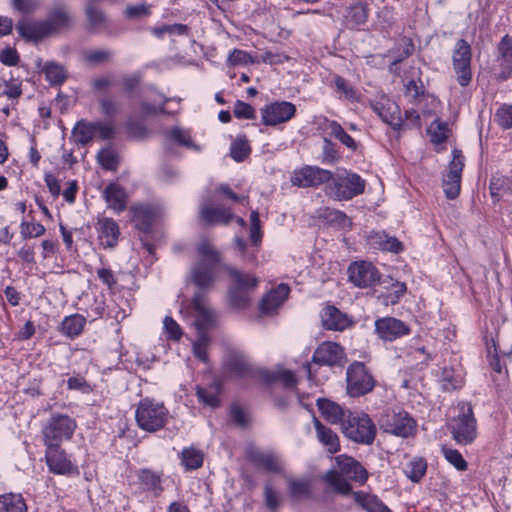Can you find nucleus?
<instances>
[{"mask_svg":"<svg viewBox=\"0 0 512 512\" xmlns=\"http://www.w3.org/2000/svg\"><path fill=\"white\" fill-rule=\"evenodd\" d=\"M45 20L51 34L66 29L72 22L70 8L62 2H57L50 8Z\"/></svg>","mask_w":512,"mask_h":512,"instance_id":"obj_21","label":"nucleus"},{"mask_svg":"<svg viewBox=\"0 0 512 512\" xmlns=\"http://www.w3.org/2000/svg\"><path fill=\"white\" fill-rule=\"evenodd\" d=\"M16 29L23 38L28 40H38L51 35L46 20L32 21L23 19L18 22Z\"/></svg>","mask_w":512,"mask_h":512,"instance_id":"obj_27","label":"nucleus"},{"mask_svg":"<svg viewBox=\"0 0 512 512\" xmlns=\"http://www.w3.org/2000/svg\"><path fill=\"white\" fill-rule=\"evenodd\" d=\"M462 382L461 375L456 373L453 368L444 367L441 373V383L444 390H454L460 387Z\"/></svg>","mask_w":512,"mask_h":512,"instance_id":"obj_48","label":"nucleus"},{"mask_svg":"<svg viewBox=\"0 0 512 512\" xmlns=\"http://www.w3.org/2000/svg\"><path fill=\"white\" fill-rule=\"evenodd\" d=\"M343 475L341 472L330 470L324 475L323 479L338 493L346 495L350 493L351 485Z\"/></svg>","mask_w":512,"mask_h":512,"instance_id":"obj_45","label":"nucleus"},{"mask_svg":"<svg viewBox=\"0 0 512 512\" xmlns=\"http://www.w3.org/2000/svg\"><path fill=\"white\" fill-rule=\"evenodd\" d=\"M225 270L233 280V286L231 289L251 292L258 285V279L252 274L242 273L241 271L230 266H226Z\"/></svg>","mask_w":512,"mask_h":512,"instance_id":"obj_35","label":"nucleus"},{"mask_svg":"<svg viewBox=\"0 0 512 512\" xmlns=\"http://www.w3.org/2000/svg\"><path fill=\"white\" fill-rule=\"evenodd\" d=\"M20 233L23 239L39 237L45 233V227L40 223L22 221Z\"/></svg>","mask_w":512,"mask_h":512,"instance_id":"obj_57","label":"nucleus"},{"mask_svg":"<svg viewBox=\"0 0 512 512\" xmlns=\"http://www.w3.org/2000/svg\"><path fill=\"white\" fill-rule=\"evenodd\" d=\"M290 288L287 284H279L275 289L269 291L261 300L259 309L262 314L274 313L288 298Z\"/></svg>","mask_w":512,"mask_h":512,"instance_id":"obj_22","label":"nucleus"},{"mask_svg":"<svg viewBox=\"0 0 512 512\" xmlns=\"http://www.w3.org/2000/svg\"><path fill=\"white\" fill-rule=\"evenodd\" d=\"M365 189V181L356 173L342 170L332 173L329 182L324 188L325 194L337 201H347L362 194Z\"/></svg>","mask_w":512,"mask_h":512,"instance_id":"obj_2","label":"nucleus"},{"mask_svg":"<svg viewBox=\"0 0 512 512\" xmlns=\"http://www.w3.org/2000/svg\"><path fill=\"white\" fill-rule=\"evenodd\" d=\"M97 226L101 244L106 248L116 246L120 235L118 224L113 219L104 217L98 220Z\"/></svg>","mask_w":512,"mask_h":512,"instance_id":"obj_28","label":"nucleus"},{"mask_svg":"<svg viewBox=\"0 0 512 512\" xmlns=\"http://www.w3.org/2000/svg\"><path fill=\"white\" fill-rule=\"evenodd\" d=\"M496 120L498 124L504 128L512 127V105H503L496 112Z\"/></svg>","mask_w":512,"mask_h":512,"instance_id":"obj_61","label":"nucleus"},{"mask_svg":"<svg viewBox=\"0 0 512 512\" xmlns=\"http://www.w3.org/2000/svg\"><path fill=\"white\" fill-rule=\"evenodd\" d=\"M322 326L326 330L342 332L351 328L355 322L351 316L333 305H327L321 312Z\"/></svg>","mask_w":512,"mask_h":512,"instance_id":"obj_18","label":"nucleus"},{"mask_svg":"<svg viewBox=\"0 0 512 512\" xmlns=\"http://www.w3.org/2000/svg\"><path fill=\"white\" fill-rule=\"evenodd\" d=\"M72 134L77 144L82 146L88 144L95 137L94 122H88L85 120L78 121Z\"/></svg>","mask_w":512,"mask_h":512,"instance_id":"obj_42","label":"nucleus"},{"mask_svg":"<svg viewBox=\"0 0 512 512\" xmlns=\"http://www.w3.org/2000/svg\"><path fill=\"white\" fill-rule=\"evenodd\" d=\"M98 162L106 170H114L117 167V158L110 148L102 149L97 155Z\"/></svg>","mask_w":512,"mask_h":512,"instance_id":"obj_59","label":"nucleus"},{"mask_svg":"<svg viewBox=\"0 0 512 512\" xmlns=\"http://www.w3.org/2000/svg\"><path fill=\"white\" fill-rule=\"evenodd\" d=\"M372 245L393 253H399L403 250L402 243L395 237H389L384 233L375 232L370 236Z\"/></svg>","mask_w":512,"mask_h":512,"instance_id":"obj_39","label":"nucleus"},{"mask_svg":"<svg viewBox=\"0 0 512 512\" xmlns=\"http://www.w3.org/2000/svg\"><path fill=\"white\" fill-rule=\"evenodd\" d=\"M104 198L109 208L116 212L126 209L127 195L125 190L116 183L109 184L104 190Z\"/></svg>","mask_w":512,"mask_h":512,"instance_id":"obj_34","label":"nucleus"},{"mask_svg":"<svg viewBox=\"0 0 512 512\" xmlns=\"http://www.w3.org/2000/svg\"><path fill=\"white\" fill-rule=\"evenodd\" d=\"M336 462L340 472L350 479L359 483H364L368 478L365 468L354 458L347 455H339Z\"/></svg>","mask_w":512,"mask_h":512,"instance_id":"obj_25","label":"nucleus"},{"mask_svg":"<svg viewBox=\"0 0 512 512\" xmlns=\"http://www.w3.org/2000/svg\"><path fill=\"white\" fill-rule=\"evenodd\" d=\"M453 158L449 163L448 173L443 177L444 192L449 199H455L461 188V175L464 168V156L458 149L452 152Z\"/></svg>","mask_w":512,"mask_h":512,"instance_id":"obj_10","label":"nucleus"},{"mask_svg":"<svg viewBox=\"0 0 512 512\" xmlns=\"http://www.w3.org/2000/svg\"><path fill=\"white\" fill-rule=\"evenodd\" d=\"M369 15V7L366 2L357 1L347 8L344 15L348 28L354 29L366 23Z\"/></svg>","mask_w":512,"mask_h":512,"instance_id":"obj_32","label":"nucleus"},{"mask_svg":"<svg viewBox=\"0 0 512 512\" xmlns=\"http://www.w3.org/2000/svg\"><path fill=\"white\" fill-rule=\"evenodd\" d=\"M380 428L386 432L402 438L412 436L416 432V421L403 410H389L379 419Z\"/></svg>","mask_w":512,"mask_h":512,"instance_id":"obj_7","label":"nucleus"},{"mask_svg":"<svg viewBox=\"0 0 512 512\" xmlns=\"http://www.w3.org/2000/svg\"><path fill=\"white\" fill-rule=\"evenodd\" d=\"M27 506L21 494L7 493L0 496V512H26Z\"/></svg>","mask_w":512,"mask_h":512,"instance_id":"obj_41","label":"nucleus"},{"mask_svg":"<svg viewBox=\"0 0 512 512\" xmlns=\"http://www.w3.org/2000/svg\"><path fill=\"white\" fill-rule=\"evenodd\" d=\"M98 103L101 113L107 118H113L121 111V103L112 97L103 96Z\"/></svg>","mask_w":512,"mask_h":512,"instance_id":"obj_53","label":"nucleus"},{"mask_svg":"<svg viewBox=\"0 0 512 512\" xmlns=\"http://www.w3.org/2000/svg\"><path fill=\"white\" fill-rule=\"evenodd\" d=\"M196 394L200 402L215 408L220 404V400L218 397V388L214 387L211 389H206L200 386L196 388Z\"/></svg>","mask_w":512,"mask_h":512,"instance_id":"obj_54","label":"nucleus"},{"mask_svg":"<svg viewBox=\"0 0 512 512\" xmlns=\"http://www.w3.org/2000/svg\"><path fill=\"white\" fill-rule=\"evenodd\" d=\"M217 265H210L197 261L191 270V279L200 288L210 287L215 280V268Z\"/></svg>","mask_w":512,"mask_h":512,"instance_id":"obj_31","label":"nucleus"},{"mask_svg":"<svg viewBox=\"0 0 512 512\" xmlns=\"http://www.w3.org/2000/svg\"><path fill=\"white\" fill-rule=\"evenodd\" d=\"M445 459L452 464L457 470L465 471L467 469V462L456 449L443 448Z\"/></svg>","mask_w":512,"mask_h":512,"instance_id":"obj_58","label":"nucleus"},{"mask_svg":"<svg viewBox=\"0 0 512 512\" xmlns=\"http://www.w3.org/2000/svg\"><path fill=\"white\" fill-rule=\"evenodd\" d=\"M428 133L431 136V141L440 144L446 141L449 134V129L446 123L441 122L440 120H434L430 127L428 128Z\"/></svg>","mask_w":512,"mask_h":512,"instance_id":"obj_51","label":"nucleus"},{"mask_svg":"<svg viewBox=\"0 0 512 512\" xmlns=\"http://www.w3.org/2000/svg\"><path fill=\"white\" fill-rule=\"evenodd\" d=\"M188 26L184 24H172V25H163L161 27L153 28V33L155 36L161 38L165 33L169 34H177V35H186L188 33Z\"/></svg>","mask_w":512,"mask_h":512,"instance_id":"obj_60","label":"nucleus"},{"mask_svg":"<svg viewBox=\"0 0 512 512\" xmlns=\"http://www.w3.org/2000/svg\"><path fill=\"white\" fill-rule=\"evenodd\" d=\"M323 125L324 129L330 136L335 137L347 148L351 150H356V141L345 132L343 127L337 121L325 119Z\"/></svg>","mask_w":512,"mask_h":512,"instance_id":"obj_37","label":"nucleus"},{"mask_svg":"<svg viewBox=\"0 0 512 512\" xmlns=\"http://www.w3.org/2000/svg\"><path fill=\"white\" fill-rule=\"evenodd\" d=\"M137 478L142 489L151 492L155 497H159L164 491L161 472L151 469H140L137 472Z\"/></svg>","mask_w":512,"mask_h":512,"instance_id":"obj_30","label":"nucleus"},{"mask_svg":"<svg viewBox=\"0 0 512 512\" xmlns=\"http://www.w3.org/2000/svg\"><path fill=\"white\" fill-rule=\"evenodd\" d=\"M225 367L228 372L236 377H245L252 374L253 369L246 357L238 352H230L225 360Z\"/></svg>","mask_w":512,"mask_h":512,"instance_id":"obj_33","label":"nucleus"},{"mask_svg":"<svg viewBox=\"0 0 512 512\" xmlns=\"http://www.w3.org/2000/svg\"><path fill=\"white\" fill-rule=\"evenodd\" d=\"M112 56V51L107 49H94L83 52L84 61L92 66L109 62L112 59Z\"/></svg>","mask_w":512,"mask_h":512,"instance_id":"obj_47","label":"nucleus"},{"mask_svg":"<svg viewBox=\"0 0 512 512\" xmlns=\"http://www.w3.org/2000/svg\"><path fill=\"white\" fill-rule=\"evenodd\" d=\"M498 58L501 73L499 78L508 79L512 74V35H504L497 45Z\"/></svg>","mask_w":512,"mask_h":512,"instance_id":"obj_24","label":"nucleus"},{"mask_svg":"<svg viewBox=\"0 0 512 512\" xmlns=\"http://www.w3.org/2000/svg\"><path fill=\"white\" fill-rule=\"evenodd\" d=\"M250 153V147L245 139H236L230 149L231 157L237 162L243 161Z\"/></svg>","mask_w":512,"mask_h":512,"instance_id":"obj_55","label":"nucleus"},{"mask_svg":"<svg viewBox=\"0 0 512 512\" xmlns=\"http://www.w3.org/2000/svg\"><path fill=\"white\" fill-rule=\"evenodd\" d=\"M354 500L367 512H392L377 496L363 492L353 493Z\"/></svg>","mask_w":512,"mask_h":512,"instance_id":"obj_36","label":"nucleus"},{"mask_svg":"<svg viewBox=\"0 0 512 512\" xmlns=\"http://www.w3.org/2000/svg\"><path fill=\"white\" fill-rule=\"evenodd\" d=\"M332 177V172L317 166H304L295 170L291 176V183L294 186L307 188L326 184Z\"/></svg>","mask_w":512,"mask_h":512,"instance_id":"obj_12","label":"nucleus"},{"mask_svg":"<svg viewBox=\"0 0 512 512\" xmlns=\"http://www.w3.org/2000/svg\"><path fill=\"white\" fill-rule=\"evenodd\" d=\"M295 112L296 107L291 102H273L261 109L262 122L267 126H275L289 121Z\"/></svg>","mask_w":512,"mask_h":512,"instance_id":"obj_14","label":"nucleus"},{"mask_svg":"<svg viewBox=\"0 0 512 512\" xmlns=\"http://www.w3.org/2000/svg\"><path fill=\"white\" fill-rule=\"evenodd\" d=\"M164 329L168 337L178 341L182 336V329L177 322L170 316H166L163 321Z\"/></svg>","mask_w":512,"mask_h":512,"instance_id":"obj_64","label":"nucleus"},{"mask_svg":"<svg viewBox=\"0 0 512 512\" xmlns=\"http://www.w3.org/2000/svg\"><path fill=\"white\" fill-rule=\"evenodd\" d=\"M199 216L200 219L207 225H226L233 218V214L228 208L223 206L214 207L208 203H204L200 206Z\"/></svg>","mask_w":512,"mask_h":512,"instance_id":"obj_23","label":"nucleus"},{"mask_svg":"<svg viewBox=\"0 0 512 512\" xmlns=\"http://www.w3.org/2000/svg\"><path fill=\"white\" fill-rule=\"evenodd\" d=\"M246 457L254 465L272 473H281L282 464L279 456L271 451H261L255 447L246 449Z\"/></svg>","mask_w":512,"mask_h":512,"instance_id":"obj_20","label":"nucleus"},{"mask_svg":"<svg viewBox=\"0 0 512 512\" xmlns=\"http://www.w3.org/2000/svg\"><path fill=\"white\" fill-rule=\"evenodd\" d=\"M76 428L75 421L67 415H53L43 427L42 435L45 446H60L69 440Z\"/></svg>","mask_w":512,"mask_h":512,"instance_id":"obj_6","label":"nucleus"},{"mask_svg":"<svg viewBox=\"0 0 512 512\" xmlns=\"http://www.w3.org/2000/svg\"><path fill=\"white\" fill-rule=\"evenodd\" d=\"M333 81L337 91L342 93L346 99L350 101L358 99L356 90L346 79L341 76H335Z\"/></svg>","mask_w":512,"mask_h":512,"instance_id":"obj_56","label":"nucleus"},{"mask_svg":"<svg viewBox=\"0 0 512 512\" xmlns=\"http://www.w3.org/2000/svg\"><path fill=\"white\" fill-rule=\"evenodd\" d=\"M130 211L136 227L145 233L149 232L156 219L162 216L161 208L152 205H135Z\"/></svg>","mask_w":512,"mask_h":512,"instance_id":"obj_19","label":"nucleus"},{"mask_svg":"<svg viewBox=\"0 0 512 512\" xmlns=\"http://www.w3.org/2000/svg\"><path fill=\"white\" fill-rule=\"evenodd\" d=\"M471 47L464 39H459L453 50V69L457 75L458 83L465 87L472 78L471 72Z\"/></svg>","mask_w":512,"mask_h":512,"instance_id":"obj_9","label":"nucleus"},{"mask_svg":"<svg viewBox=\"0 0 512 512\" xmlns=\"http://www.w3.org/2000/svg\"><path fill=\"white\" fill-rule=\"evenodd\" d=\"M204 455L201 450L194 447L184 448L181 452V462L186 470L198 469L202 466Z\"/></svg>","mask_w":512,"mask_h":512,"instance_id":"obj_44","label":"nucleus"},{"mask_svg":"<svg viewBox=\"0 0 512 512\" xmlns=\"http://www.w3.org/2000/svg\"><path fill=\"white\" fill-rule=\"evenodd\" d=\"M256 61L245 51L234 49L228 56V63L232 66L246 65Z\"/></svg>","mask_w":512,"mask_h":512,"instance_id":"obj_62","label":"nucleus"},{"mask_svg":"<svg viewBox=\"0 0 512 512\" xmlns=\"http://www.w3.org/2000/svg\"><path fill=\"white\" fill-rule=\"evenodd\" d=\"M510 190V180L503 176H495L490 182V192L493 198L499 200Z\"/></svg>","mask_w":512,"mask_h":512,"instance_id":"obj_52","label":"nucleus"},{"mask_svg":"<svg viewBox=\"0 0 512 512\" xmlns=\"http://www.w3.org/2000/svg\"><path fill=\"white\" fill-rule=\"evenodd\" d=\"M45 459L49 471L54 474L69 475L77 471V468L60 446H46Z\"/></svg>","mask_w":512,"mask_h":512,"instance_id":"obj_17","label":"nucleus"},{"mask_svg":"<svg viewBox=\"0 0 512 512\" xmlns=\"http://www.w3.org/2000/svg\"><path fill=\"white\" fill-rule=\"evenodd\" d=\"M313 424L315 428L317 440L324 446L326 451L330 454H335L340 451V440L336 432L330 427L324 425L320 420L314 417Z\"/></svg>","mask_w":512,"mask_h":512,"instance_id":"obj_26","label":"nucleus"},{"mask_svg":"<svg viewBox=\"0 0 512 512\" xmlns=\"http://www.w3.org/2000/svg\"><path fill=\"white\" fill-rule=\"evenodd\" d=\"M249 293L244 290L230 289L229 299L231 304L237 308L245 307L250 301Z\"/></svg>","mask_w":512,"mask_h":512,"instance_id":"obj_63","label":"nucleus"},{"mask_svg":"<svg viewBox=\"0 0 512 512\" xmlns=\"http://www.w3.org/2000/svg\"><path fill=\"white\" fill-rule=\"evenodd\" d=\"M169 411L162 402L151 398L142 399L136 408L135 419L138 427L147 432H156L168 422Z\"/></svg>","mask_w":512,"mask_h":512,"instance_id":"obj_4","label":"nucleus"},{"mask_svg":"<svg viewBox=\"0 0 512 512\" xmlns=\"http://www.w3.org/2000/svg\"><path fill=\"white\" fill-rule=\"evenodd\" d=\"M43 72L45 73L46 80L51 85L62 84L67 77L65 68L54 62L47 63L43 68Z\"/></svg>","mask_w":512,"mask_h":512,"instance_id":"obj_46","label":"nucleus"},{"mask_svg":"<svg viewBox=\"0 0 512 512\" xmlns=\"http://www.w3.org/2000/svg\"><path fill=\"white\" fill-rule=\"evenodd\" d=\"M85 12L91 29L100 30L107 26V16L103 13V11L96 5V3L93 0L87 3Z\"/></svg>","mask_w":512,"mask_h":512,"instance_id":"obj_40","label":"nucleus"},{"mask_svg":"<svg viewBox=\"0 0 512 512\" xmlns=\"http://www.w3.org/2000/svg\"><path fill=\"white\" fill-rule=\"evenodd\" d=\"M341 431L349 440L363 445H371L376 437V425L368 414L362 411H348Z\"/></svg>","mask_w":512,"mask_h":512,"instance_id":"obj_3","label":"nucleus"},{"mask_svg":"<svg viewBox=\"0 0 512 512\" xmlns=\"http://www.w3.org/2000/svg\"><path fill=\"white\" fill-rule=\"evenodd\" d=\"M312 362L325 366H343L346 362L344 348L336 342L324 341L314 351Z\"/></svg>","mask_w":512,"mask_h":512,"instance_id":"obj_11","label":"nucleus"},{"mask_svg":"<svg viewBox=\"0 0 512 512\" xmlns=\"http://www.w3.org/2000/svg\"><path fill=\"white\" fill-rule=\"evenodd\" d=\"M85 323L86 319L83 316L74 314L62 321L61 330L66 336L74 338L82 332Z\"/></svg>","mask_w":512,"mask_h":512,"instance_id":"obj_43","label":"nucleus"},{"mask_svg":"<svg viewBox=\"0 0 512 512\" xmlns=\"http://www.w3.org/2000/svg\"><path fill=\"white\" fill-rule=\"evenodd\" d=\"M317 407L320 410L322 416L331 424L342 426V423L346 419V414L349 410L343 409L337 403L330 401L326 398H320L317 400Z\"/></svg>","mask_w":512,"mask_h":512,"instance_id":"obj_29","label":"nucleus"},{"mask_svg":"<svg viewBox=\"0 0 512 512\" xmlns=\"http://www.w3.org/2000/svg\"><path fill=\"white\" fill-rule=\"evenodd\" d=\"M349 280L359 288L375 286L380 281V273L370 262H354L348 268Z\"/></svg>","mask_w":512,"mask_h":512,"instance_id":"obj_13","label":"nucleus"},{"mask_svg":"<svg viewBox=\"0 0 512 512\" xmlns=\"http://www.w3.org/2000/svg\"><path fill=\"white\" fill-rule=\"evenodd\" d=\"M288 490L291 497L302 499L308 497L311 493V486L308 480H289Z\"/></svg>","mask_w":512,"mask_h":512,"instance_id":"obj_49","label":"nucleus"},{"mask_svg":"<svg viewBox=\"0 0 512 512\" xmlns=\"http://www.w3.org/2000/svg\"><path fill=\"white\" fill-rule=\"evenodd\" d=\"M426 469V461L422 458H416L409 462L405 472L413 482H418L425 475Z\"/></svg>","mask_w":512,"mask_h":512,"instance_id":"obj_50","label":"nucleus"},{"mask_svg":"<svg viewBox=\"0 0 512 512\" xmlns=\"http://www.w3.org/2000/svg\"><path fill=\"white\" fill-rule=\"evenodd\" d=\"M375 330L378 337L384 341H394L410 333L409 326L394 317H384L375 321Z\"/></svg>","mask_w":512,"mask_h":512,"instance_id":"obj_16","label":"nucleus"},{"mask_svg":"<svg viewBox=\"0 0 512 512\" xmlns=\"http://www.w3.org/2000/svg\"><path fill=\"white\" fill-rule=\"evenodd\" d=\"M459 413L449 425L453 439L460 445L472 443L477 437V421L470 403H459Z\"/></svg>","mask_w":512,"mask_h":512,"instance_id":"obj_5","label":"nucleus"},{"mask_svg":"<svg viewBox=\"0 0 512 512\" xmlns=\"http://www.w3.org/2000/svg\"><path fill=\"white\" fill-rule=\"evenodd\" d=\"M373 111L393 129L399 130L402 126V118L399 106L386 96H381L370 103Z\"/></svg>","mask_w":512,"mask_h":512,"instance_id":"obj_15","label":"nucleus"},{"mask_svg":"<svg viewBox=\"0 0 512 512\" xmlns=\"http://www.w3.org/2000/svg\"><path fill=\"white\" fill-rule=\"evenodd\" d=\"M191 309L195 318L194 325L197 329L198 338L193 344V351L197 358L206 362L209 337L206 330L213 326L215 315L208 307L206 299L201 293L195 294L191 303Z\"/></svg>","mask_w":512,"mask_h":512,"instance_id":"obj_1","label":"nucleus"},{"mask_svg":"<svg viewBox=\"0 0 512 512\" xmlns=\"http://www.w3.org/2000/svg\"><path fill=\"white\" fill-rule=\"evenodd\" d=\"M197 253L199 260L210 265H218L221 255L207 238H202L197 244Z\"/></svg>","mask_w":512,"mask_h":512,"instance_id":"obj_38","label":"nucleus"},{"mask_svg":"<svg viewBox=\"0 0 512 512\" xmlns=\"http://www.w3.org/2000/svg\"><path fill=\"white\" fill-rule=\"evenodd\" d=\"M375 381L361 362L352 363L347 369V391L352 397H359L372 391Z\"/></svg>","mask_w":512,"mask_h":512,"instance_id":"obj_8","label":"nucleus"}]
</instances>
